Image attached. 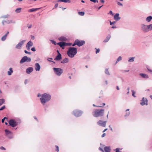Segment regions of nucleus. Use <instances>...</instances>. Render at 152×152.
I'll return each instance as SVG.
<instances>
[{"label":"nucleus","mask_w":152,"mask_h":152,"mask_svg":"<svg viewBox=\"0 0 152 152\" xmlns=\"http://www.w3.org/2000/svg\"><path fill=\"white\" fill-rule=\"evenodd\" d=\"M51 99V96L49 94L45 93L42 96V97L40 98L41 103L44 105L46 102H48Z\"/></svg>","instance_id":"nucleus-1"},{"label":"nucleus","mask_w":152,"mask_h":152,"mask_svg":"<svg viewBox=\"0 0 152 152\" xmlns=\"http://www.w3.org/2000/svg\"><path fill=\"white\" fill-rule=\"evenodd\" d=\"M77 53V48L73 47H70L67 52V54L69 57L73 58Z\"/></svg>","instance_id":"nucleus-2"},{"label":"nucleus","mask_w":152,"mask_h":152,"mask_svg":"<svg viewBox=\"0 0 152 152\" xmlns=\"http://www.w3.org/2000/svg\"><path fill=\"white\" fill-rule=\"evenodd\" d=\"M104 112V110L96 109L93 113V115L96 117L102 116L103 115Z\"/></svg>","instance_id":"nucleus-3"},{"label":"nucleus","mask_w":152,"mask_h":152,"mask_svg":"<svg viewBox=\"0 0 152 152\" xmlns=\"http://www.w3.org/2000/svg\"><path fill=\"white\" fill-rule=\"evenodd\" d=\"M53 69L55 72V73L58 76H60L63 72L62 69L61 68H53Z\"/></svg>","instance_id":"nucleus-4"},{"label":"nucleus","mask_w":152,"mask_h":152,"mask_svg":"<svg viewBox=\"0 0 152 152\" xmlns=\"http://www.w3.org/2000/svg\"><path fill=\"white\" fill-rule=\"evenodd\" d=\"M57 44L58 45L63 49H64V47L65 46H70L71 45V43H67L64 42H58Z\"/></svg>","instance_id":"nucleus-5"},{"label":"nucleus","mask_w":152,"mask_h":152,"mask_svg":"<svg viewBox=\"0 0 152 152\" xmlns=\"http://www.w3.org/2000/svg\"><path fill=\"white\" fill-rule=\"evenodd\" d=\"M10 125L13 127H15L17 125V123L14 120L12 119L8 122Z\"/></svg>","instance_id":"nucleus-6"},{"label":"nucleus","mask_w":152,"mask_h":152,"mask_svg":"<svg viewBox=\"0 0 152 152\" xmlns=\"http://www.w3.org/2000/svg\"><path fill=\"white\" fill-rule=\"evenodd\" d=\"M82 113L83 112L80 110H75L73 112L74 115L77 117L80 116Z\"/></svg>","instance_id":"nucleus-7"},{"label":"nucleus","mask_w":152,"mask_h":152,"mask_svg":"<svg viewBox=\"0 0 152 152\" xmlns=\"http://www.w3.org/2000/svg\"><path fill=\"white\" fill-rule=\"evenodd\" d=\"M25 40H23L20 42L18 44L15 46L16 48L17 49H21L23 45L24 44L25 42Z\"/></svg>","instance_id":"nucleus-8"},{"label":"nucleus","mask_w":152,"mask_h":152,"mask_svg":"<svg viewBox=\"0 0 152 152\" xmlns=\"http://www.w3.org/2000/svg\"><path fill=\"white\" fill-rule=\"evenodd\" d=\"M5 132L6 136L7 137L10 138H11L12 137V133L11 132L9 131L8 130L6 129L5 130Z\"/></svg>","instance_id":"nucleus-9"},{"label":"nucleus","mask_w":152,"mask_h":152,"mask_svg":"<svg viewBox=\"0 0 152 152\" xmlns=\"http://www.w3.org/2000/svg\"><path fill=\"white\" fill-rule=\"evenodd\" d=\"M107 122L106 121H103L102 120H99L97 122L98 125L103 127H105L106 126V124Z\"/></svg>","instance_id":"nucleus-10"},{"label":"nucleus","mask_w":152,"mask_h":152,"mask_svg":"<svg viewBox=\"0 0 152 152\" xmlns=\"http://www.w3.org/2000/svg\"><path fill=\"white\" fill-rule=\"evenodd\" d=\"M27 60H28V61L30 62L31 61V59L30 58H28L27 56H25L23 57L20 61V63L21 64H22Z\"/></svg>","instance_id":"nucleus-11"},{"label":"nucleus","mask_w":152,"mask_h":152,"mask_svg":"<svg viewBox=\"0 0 152 152\" xmlns=\"http://www.w3.org/2000/svg\"><path fill=\"white\" fill-rule=\"evenodd\" d=\"M140 104L141 105H147L148 104V100L146 98H143L141 100Z\"/></svg>","instance_id":"nucleus-12"},{"label":"nucleus","mask_w":152,"mask_h":152,"mask_svg":"<svg viewBox=\"0 0 152 152\" xmlns=\"http://www.w3.org/2000/svg\"><path fill=\"white\" fill-rule=\"evenodd\" d=\"M76 41L77 43V45L80 47L83 45L85 43V41L83 40H79L78 39H76Z\"/></svg>","instance_id":"nucleus-13"},{"label":"nucleus","mask_w":152,"mask_h":152,"mask_svg":"<svg viewBox=\"0 0 152 152\" xmlns=\"http://www.w3.org/2000/svg\"><path fill=\"white\" fill-rule=\"evenodd\" d=\"M33 45V42L31 41H30L28 42L26 45V47L27 50H30V47L32 46Z\"/></svg>","instance_id":"nucleus-14"},{"label":"nucleus","mask_w":152,"mask_h":152,"mask_svg":"<svg viewBox=\"0 0 152 152\" xmlns=\"http://www.w3.org/2000/svg\"><path fill=\"white\" fill-rule=\"evenodd\" d=\"M142 30L144 32H148L147 26L144 24H142L141 26Z\"/></svg>","instance_id":"nucleus-15"},{"label":"nucleus","mask_w":152,"mask_h":152,"mask_svg":"<svg viewBox=\"0 0 152 152\" xmlns=\"http://www.w3.org/2000/svg\"><path fill=\"white\" fill-rule=\"evenodd\" d=\"M33 71V68L31 67H29L26 70V72L28 74H30Z\"/></svg>","instance_id":"nucleus-16"},{"label":"nucleus","mask_w":152,"mask_h":152,"mask_svg":"<svg viewBox=\"0 0 152 152\" xmlns=\"http://www.w3.org/2000/svg\"><path fill=\"white\" fill-rule=\"evenodd\" d=\"M114 19L116 21H118L120 19V17H119V14L116 13L114 16Z\"/></svg>","instance_id":"nucleus-17"},{"label":"nucleus","mask_w":152,"mask_h":152,"mask_svg":"<svg viewBox=\"0 0 152 152\" xmlns=\"http://www.w3.org/2000/svg\"><path fill=\"white\" fill-rule=\"evenodd\" d=\"M61 56L60 53H59L58 55L56 57L54 60L56 61H59L61 59Z\"/></svg>","instance_id":"nucleus-18"},{"label":"nucleus","mask_w":152,"mask_h":152,"mask_svg":"<svg viewBox=\"0 0 152 152\" xmlns=\"http://www.w3.org/2000/svg\"><path fill=\"white\" fill-rule=\"evenodd\" d=\"M111 37V36L110 34H108L106 37V38L103 41V42H107L108 41Z\"/></svg>","instance_id":"nucleus-19"},{"label":"nucleus","mask_w":152,"mask_h":152,"mask_svg":"<svg viewBox=\"0 0 152 152\" xmlns=\"http://www.w3.org/2000/svg\"><path fill=\"white\" fill-rule=\"evenodd\" d=\"M9 31H7V33L4 35L1 38V40L2 41H4L6 39L7 35L9 34Z\"/></svg>","instance_id":"nucleus-20"},{"label":"nucleus","mask_w":152,"mask_h":152,"mask_svg":"<svg viewBox=\"0 0 152 152\" xmlns=\"http://www.w3.org/2000/svg\"><path fill=\"white\" fill-rule=\"evenodd\" d=\"M140 75L142 77L145 78H148V75L145 74L140 73Z\"/></svg>","instance_id":"nucleus-21"},{"label":"nucleus","mask_w":152,"mask_h":152,"mask_svg":"<svg viewBox=\"0 0 152 152\" xmlns=\"http://www.w3.org/2000/svg\"><path fill=\"white\" fill-rule=\"evenodd\" d=\"M104 150L105 152H110V147L106 146L104 148Z\"/></svg>","instance_id":"nucleus-22"},{"label":"nucleus","mask_w":152,"mask_h":152,"mask_svg":"<svg viewBox=\"0 0 152 152\" xmlns=\"http://www.w3.org/2000/svg\"><path fill=\"white\" fill-rule=\"evenodd\" d=\"M59 39L60 41H66V40H67V39L66 37H60L59 38Z\"/></svg>","instance_id":"nucleus-23"},{"label":"nucleus","mask_w":152,"mask_h":152,"mask_svg":"<svg viewBox=\"0 0 152 152\" xmlns=\"http://www.w3.org/2000/svg\"><path fill=\"white\" fill-rule=\"evenodd\" d=\"M69 61L68 59L67 58H65L61 61V63L63 64H65L68 62Z\"/></svg>","instance_id":"nucleus-24"},{"label":"nucleus","mask_w":152,"mask_h":152,"mask_svg":"<svg viewBox=\"0 0 152 152\" xmlns=\"http://www.w3.org/2000/svg\"><path fill=\"white\" fill-rule=\"evenodd\" d=\"M10 71H8L7 72L8 75H11L12 73H13V71L12 70V68H10L9 69Z\"/></svg>","instance_id":"nucleus-25"},{"label":"nucleus","mask_w":152,"mask_h":152,"mask_svg":"<svg viewBox=\"0 0 152 152\" xmlns=\"http://www.w3.org/2000/svg\"><path fill=\"white\" fill-rule=\"evenodd\" d=\"M12 21H9V20H7V21H2V24L3 25H4V23H12Z\"/></svg>","instance_id":"nucleus-26"},{"label":"nucleus","mask_w":152,"mask_h":152,"mask_svg":"<svg viewBox=\"0 0 152 152\" xmlns=\"http://www.w3.org/2000/svg\"><path fill=\"white\" fill-rule=\"evenodd\" d=\"M146 26H147V29H148V31L152 30V24H151L149 25Z\"/></svg>","instance_id":"nucleus-27"},{"label":"nucleus","mask_w":152,"mask_h":152,"mask_svg":"<svg viewBox=\"0 0 152 152\" xmlns=\"http://www.w3.org/2000/svg\"><path fill=\"white\" fill-rule=\"evenodd\" d=\"M152 19V17L151 16H149L146 18V20L148 22H150Z\"/></svg>","instance_id":"nucleus-28"},{"label":"nucleus","mask_w":152,"mask_h":152,"mask_svg":"<svg viewBox=\"0 0 152 152\" xmlns=\"http://www.w3.org/2000/svg\"><path fill=\"white\" fill-rule=\"evenodd\" d=\"M38 10V8H33L28 10V12H33L36 11Z\"/></svg>","instance_id":"nucleus-29"},{"label":"nucleus","mask_w":152,"mask_h":152,"mask_svg":"<svg viewBox=\"0 0 152 152\" xmlns=\"http://www.w3.org/2000/svg\"><path fill=\"white\" fill-rule=\"evenodd\" d=\"M5 100L4 99H0V106L2 105L4 103Z\"/></svg>","instance_id":"nucleus-30"},{"label":"nucleus","mask_w":152,"mask_h":152,"mask_svg":"<svg viewBox=\"0 0 152 152\" xmlns=\"http://www.w3.org/2000/svg\"><path fill=\"white\" fill-rule=\"evenodd\" d=\"M21 9L20 8H17L15 10V12L16 13H19L20 12Z\"/></svg>","instance_id":"nucleus-31"},{"label":"nucleus","mask_w":152,"mask_h":152,"mask_svg":"<svg viewBox=\"0 0 152 152\" xmlns=\"http://www.w3.org/2000/svg\"><path fill=\"white\" fill-rule=\"evenodd\" d=\"M134 58L133 57L129 58V60L128 61L129 62H133L134 61Z\"/></svg>","instance_id":"nucleus-32"},{"label":"nucleus","mask_w":152,"mask_h":152,"mask_svg":"<svg viewBox=\"0 0 152 152\" xmlns=\"http://www.w3.org/2000/svg\"><path fill=\"white\" fill-rule=\"evenodd\" d=\"M78 14L80 15L83 16L84 15L85 13L83 12H78Z\"/></svg>","instance_id":"nucleus-33"},{"label":"nucleus","mask_w":152,"mask_h":152,"mask_svg":"<svg viewBox=\"0 0 152 152\" xmlns=\"http://www.w3.org/2000/svg\"><path fill=\"white\" fill-rule=\"evenodd\" d=\"M35 69L37 71L38 70V63H36L35 64Z\"/></svg>","instance_id":"nucleus-34"},{"label":"nucleus","mask_w":152,"mask_h":152,"mask_svg":"<svg viewBox=\"0 0 152 152\" xmlns=\"http://www.w3.org/2000/svg\"><path fill=\"white\" fill-rule=\"evenodd\" d=\"M61 2H64L66 3H70V1L69 0H62Z\"/></svg>","instance_id":"nucleus-35"},{"label":"nucleus","mask_w":152,"mask_h":152,"mask_svg":"<svg viewBox=\"0 0 152 152\" xmlns=\"http://www.w3.org/2000/svg\"><path fill=\"white\" fill-rule=\"evenodd\" d=\"M105 73H106V74H107V75H110V72H109L108 69H105Z\"/></svg>","instance_id":"nucleus-36"},{"label":"nucleus","mask_w":152,"mask_h":152,"mask_svg":"<svg viewBox=\"0 0 152 152\" xmlns=\"http://www.w3.org/2000/svg\"><path fill=\"white\" fill-rule=\"evenodd\" d=\"M132 96L134 97H136V96L135 95V92L133 90H132Z\"/></svg>","instance_id":"nucleus-37"},{"label":"nucleus","mask_w":152,"mask_h":152,"mask_svg":"<svg viewBox=\"0 0 152 152\" xmlns=\"http://www.w3.org/2000/svg\"><path fill=\"white\" fill-rule=\"evenodd\" d=\"M121 56H119L117 59L116 63H117L119 61L121 60Z\"/></svg>","instance_id":"nucleus-38"},{"label":"nucleus","mask_w":152,"mask_h":152,"mask_svg":"<svg viewBox=\"0 0 152 152\" xmlns=\"http://www.w3.org/2000/svg\"><path fill=\"white\" fill-rule=\"evenodd\" d=\"M105 105V104L104 103H103L102 104H101L100 106H97V107H103Z\"/></svg>","instance_id":"nucleus-39"},{"label":"nucleus","mask_w":152,"mask_h":152,"mask_svg":"<svg viewBox=\"0 0 152 152\" xmlns=\"http://www.w3.org/2000/svg\"><path fill=\"white\" fill-rule=\"evenodd\" d=\"M5 105H4L2 107H1L0 108V110H4V109H5Z\"/></svg>","instance_id":"nucleus-40"},{"label":"nucleus","mask_w":152,"mask_h":152,"mask_svg":"<svg viewBox=\"0 0 152 152\" xmlns=\"http://www.w3.org/2000/svg\"><path fill=\"white\" fill-rule=\"evenodd\" d=\"M117 4L119 6H123V4L119 1H117Z\"/></svg>","instance_id":"nucleus-41"},{"label":"nucleus","mask_w":152,"mask_h":152,"mask_svg":"<svg viewBox=\"0 0 152 152\" xmlns=\"http://www.w3.org/2000/svg\"><path fill=\"white\" fill-rule=\"evenodd\" d=\"M56 151H57V152H58L59 151L58 147L57 145H56Z\"/></svg>","instance_id":"nucleus-42"},{"label":"nucleus","mask_w":152,"mask_h":152,"mask_svg":"<svg viewBox=\"0 0 152 152\" xmlns=\"http://www.w3.org/2000/svg\"><path fill=\"white\" fill-rule=\"evenodd\" d=\"M5 119H7V118L6 117H4L3 119H2V120H1L2 122L3 123H4V121Z\"/></svg>","instance_id":"nucleus-43"},{"label":"nucleus","mask_w":152,"mask_h":152,"mask_svg":"<svg viewBox=\"0 0 152 152\" xmlns=\"http://www.w3.org/2000/svg\"><path fill=\"white\" fill-rule=\"evenodd\" d=\"M24 52L25 53H26V54H31V53L30 52H28L26 50H25L24 51Z\"/></svg>","instance_id":"nucleus-44"},{"label":"nucleus","mask_w":152,"mask_h":152,"mask_svg":"<svg viewBox=\"0 0 152 152\" xmlns=\"http://www.w3.org/2000/svg\"><path fill=\"white\" fill-rule=\"evenodd\" d=\"M115 22L114 21L113 22H112L110 21V24L111 25H112L113 24H114L115 23Z\"/></svg>","instance_id":"nucleus-45"},{"label":"nucleus","mask_w":152,"mask_h":152,"mask_svg":"<svg viewBox=\"0 0 152 152\" xmlns=\"http://www.w3.org/2000/svg\"><path fill=\"white\" fill-rule=\"evenodd\" d=\"M96 53H99V51H100V50L99 49H96Z\"/></svg>","instance_id":"nucleus-46"},{"label":"nucleus","mask_w":152,"mask_h":152,"mask_svg":"<svg viewBox=\"0 0 152 152\" xmlns=\"http://www.w3.org/2000/svg\"><path fill=\"white\" fill-rule=\"evenodd\" d=\"M90 1H91L94 2V3H95L96 2H98V1L97 0H90Z\"/></svg>","instance_id":"nucleus-47"},{"label":"nucleus","mask_w":152,"mask_h":152,"mask_svg":"<svg viewBox=\"0 0 152 152\" xmlns=\"http://www.w3.org/2000/svg\"><path fill=\"white\" fill-rule=\"evenodd\" d=\"M0 149L2 150H5V148L3 146H1L0 147Z\"/></svg>","instance_id":"nucleus-48"},{"label":"nucleus","mask_w":152,"mask_h":152,"mask_svg":"<svg viewBox=\"0 0 152 152\" xmlns=\"http://www.w3.org/2000/svg\"><path fill=\"white\" fill-rule=\"evenodd\" d=\"M31 50L33 51H35L36 50L35 48L34 47L32 48L31 49Z\"/></svg>","instance_id":"nucleus-49"},{"label":"nucleus","mask_w":152,"mask_h":152,"mask_svg":"<svg viewBox=\"0 0 152 152\" xmlns=\"http://www.w3.org/2000/svg\"><path fill=\"white\" fill-rule=\"evenodd\" d=\"M99 150L101 151H102V152H104V150H103V149L102 148H101L100 147H99Z\"/></svg>","instance_id":"nucleus-50"},{"label":"nucleus","mask_w":152,"mask_h":152,"mask_svg":"<svg viewBox=\"0 0 152 152\" xmlns=\"http://www.w3.org/2000/svg\"><path fill=\"white\" fill-rule=\"evenodd\" d=\"M76 45H77V43L76 42V40H75V41L74 43L73 44L72 46H75Z\"/></svg>","instance_id":"nucleus-51"},{"label":"nucleus","mask_w":152,"mask_h":152,"mask_svg":"<svg viewBox=\"0 0 152 152\" xmlns=\"http://www.w3.org/2000/svg\"><path fill=\"white\" fill-rule=\"evenodd\" d=\"M129 114H130V112H128V113H127L126 114V115H125V116H128Z\"/></svg>","instance_id":"nucleus-52"},{"label":"nucleus","mask_w":152,"mask_h":152,"mask_svg":"<svg viewBox=\"0 0 152 152\" xmlns=\"http://www.w3.org/2000/svg\"><path fill=\"white\" fill-rule=\"evenodd\" d=\"M58 3H57L55 4V6H54V7L55 8L57 7H58Z\"/></svg>","instance_id":"nucleus-53"},{"label":"nucleus","mask_w":152,"mask_h":152,"mask_svg":"<svg viewBox=\"0 0 152 152\" xmlns=\"http://www.w3.org/2000/svg\"><path fill=\"white\" fill-rule=\"evenodd\" d=\"M105 135H106V134H105V133H103V134H102V137H104V136H105Z\"/></svg>","instance_id":"nucleus-54"},{"label":"nucleus","mask_w":152,"mask_h":152,"mask_svg":"<svg viewBox=\"0 0 152 152\" xmlns=\"http://www.w3.org/2000/svg\"><path fill=\"white\" fill-rule=\"evenodd\" d=\"M110 12V14L112 15H113V12H112V11H110V12Z\"/></svg>","instance_id":"nucleus-55"},{"label":"nucleus","mask_w":152,"mask_h":152,"mask_svg":"<svg viewBox=\"0 0 152 152\" xmlns=\"http://www.w3.org/2000/svg\"><path fill=\"white\" fill-rule=\"evenodd\" d=\"M107 129H105L104 131H103V132H104L105 131H107Z\"/></svg>","instance_id":"nucleus-56"},{"label":"nucleus","mask_w":152,"mask_h":152,"mask_svg":"<svg viewBox=\"0 0 152 152\" xmlns=\"http://www.w3.org/2000/svg\"><path fill=\"white\" fill-rule=\"evenodd\" d=\"M101 2L102 3H104V0H100Z\"/></svg>","instance_id":"nucleus-57"},{"label":"nucleus","mask_w":152,"mask_h":152,"mask_svg":"<svg viewBox=\"0 0 152 152\" xmlns=\"http://www.w3.org/2000/svg\"><path fill=\"white\" fill-rule=\"evenodd\" d=\"M148 69V71L150 72H152V70H150Z\"/></svg>","instance_id":"nucleus-58"},{"label":"nucleus","mask_w":152,"mask_h":152,"mask_svg":"<svg viewBox=\"0 0 152 152\" xmlns=\"http://www.w3.org/2000/svg\"><path fill=\"white\" fill-rule=\"evenodd\" d=\"M116 89L118 90H119V87L118 86H117V87H116Z\"/></svg>","instance_id":"nucleus-59"},{"label":"nucleus","mask_w":152,"mask_h":152,"mask_svg":"<svg viewBox=\"0 0 152 152\" xmlns=\"http://www.w3.org/2000/svg\"><path fill=\"white\" fill-rule=\"evenodd\" d=\"M31 27V25H30L28 26V28H30Z\"/></svg>","instance_id":"nucleus-60"},{"label":"nucleus","mask_w":152,"mask_h":152,"mask_svg":"<svg viewBox=\"0 0 152 152\" xmlns=\"http://www.w3.org/2000/svg\"><path fill=\"white\" fill-rule=\"evenodd\" d=\"M40 66L39 64V69H40Z\"/></svg>","instance_id":"nucleus-61"},{"label":"nucleus","mask_w":152,"mask_h":152,"mask_svg":"<svg viewBox=\"0 0 152 152\" xmlns=\"http://www.w3.org/2000/svg\"><path fill=\"white\" fill-rule=\"evenodd\" d=\"M112 28H116V27L115 26H112Z\"/></svg>","instance_id":"nucleus-62"},{"label":"nucleus","mask_w":152,"mask_h":152,"mask_svg":"<svg viewBox=\"0 0 152 152\" xmlns=\"http://www.w3.org/2000/svg\"><path fill=\"white\" fill-rule=\"evenodd\" d=\"M102 6H101L99 7L98 8V10H99Z\"/></svg>","instance_id":"nucleus-63"},{"label":"nucleus","mask_w":152,"mask_h":152,"mask_svg":"<svg viewBox=\"0 0 152 152\" xmlns=\"http://www.w3.org/2000/svg\"><path fill=\"white\" fill-rule=\"evenodd\" d=\"M151 98L152 99V95L150 96Z\"/></svg>","instance_id":"nucleus-64"}]
</instances>
